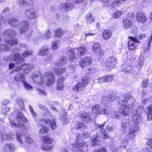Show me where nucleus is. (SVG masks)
Returning a JSON list of instances; mask_svg holds the SVG:
<instances>
[{"label": "nucleus", "instance_id": "obj_1", "mask_svg": "<svg viewBox=\"0 0 152 152\" xmlns=\"http://www.w3.org/2000/svg\"><path fill=\"white\" fill-rule=\"evenodd\" d=\"M38 123L39 126H42L39 130V132L43 134L48 133L49 130V127L44 125V124L47 125L49 124L51 129L53 130L55 129L57 127L56 120L54 118L52 120L50 119H40L39 120Z\"/></svg>", "mask_w": 152, "mask_h": 152}, {"label": "nucleus", "instance_id": "obj_2", "mask_svg": "<svg viewBox=\"0 0 152 152\" xmlns=\"http://www.w3.org/2000/svg\"><path fill=\"white\" fill-rule=\"evenodd\" d=\"M132 98L131 95L126 94L123 95L119 99L118 102L120 105L122 107H124L122 110V113L124 117L129 115L131 105L128 103L131 102Z\"/></svg>", "mask_w": 152, "mask_h": 152}, {"label": "nucleus", "instance_id": "obj_3", "mask_svg": "<svg viewBox=\"0 0 152 152\" xmlns=\"http://www.w3.org/2000/svg\"><path fill=\"white\" fill-rule=\"evenodd\" d=\"M139 130V126L137 124H133L130 126L129 133L127 135L128 140H124L122 142L123 144H124V142L126 143V145L124 146L125 148H126V145L128 143V140H132L134 139L136 135V133Z\"/></svg>", "mask_w": 152, "mask_h": 152}, {"label": "nucleus", "instance_id": "obj_4", "mask_svg": "<svg viewBox=\"0 0 152 152\" xmlns=\"http://www.w3.org/2000/svg\"><path fill=\"white\" fill-rule=\"evenodd\" d=\"M81 82L78 83L74 86L72 89L73 91L76 92L83 91L84 88H86L90 83L89 79L86 77H84L81 80Z\"/></svg>", "mask_w": 152, "mask_h": 152}, {"label": "nucleus", "instance_id": "obj_5", "mask_svg": "<svg viewBox=\"0 0 152 152\" xmlns=\"http://www.w3.org/2000/svg\"><path fill=\"white\" fill-rule=\"evenodd\" d=\"M129 39L127 43V47L129 50H136V46L134 43H139L140 41L133 36H129Z\"/></svg>", "mask_w": 152, "mask_h": 152}, {"label": "nucleus", "instance_id": "obj_6", "mask_svg": "<svg viewBox=\"0 0 152 152\" xmlns=\"http://www.w3.org/2000/svg\"><path fill=\"white\" fill-rule=\"evenodd\" d=\"M16 118L18 120V122L17 124L14 122V121H11V125L12 126H15L21 127L23 126V125L21 124H20V121H22L23 122H27L28 121L27 119L24 116L22 113H18L16 117Z\"/></svg>", "mask_w": 152, "mask_h": 152}, {"label": "nucleus", "instance_id": "obj_7", "mask_svg": "<svg viewBox=\"0 0 152 152\" xmlns=\"http://www.w3.org/2000/svg\"><path fill=\"white\" fill-rule=\"evenodd\" d=\"M104 6H111L113 7H117L120 3V0H99Z\"/></svg>", "mask_w": 152, "mask_h": 152}, {"label": "nucleus", "instance_id": "obj_8", "mask_svg": "<svg viewBox=\"0 0 152 152\" xmlns=\"http://www.w3.org/2000/svg\"><path fill=\"white\" fill-rule=\"evenodd\" d=\"M93 63L91 58H81L79 62V65L84 69Z\"/></svg>", "mask_w": 152, "mask_h": 152}, {"label": "nucleus", "instance_id": "obj_9", "mask_svg": "<svg viewBox=\"0 0 152 152\" xmlns=\"http://www.w3.org/2000/svg\"><path fill=\"white\" fill-rule=\"evenodd\" d=\"M136 20L140 23H144L147 21L148 18L145 13L141 11H139L136 15Z\"/></svg>", "mask_w": 152, "mask_h": 152}, {"label": "nucleus", "instance_id": "obj_10", "mask_svg": "<svg viewBox=\"0 0 152 152\" xmlns=\"http://www.w3.org/2000/svg\"><path fill=\"white\" fill-rule=\"evenodd\" d=\"M144 110V106L142 105L138 106L135 110L136 113L133 114L132 119L133 121H137L139 117H140L141 114H142Z\"/></svg>", "mask_w": 152, "mask_h": 152}, {"label": "nucleus", "instance_id": "obj_11", "mask_svg": "<svg viewBox=\"0 0 152 152\" xmlns=\"http://www.w3.org/2000/svg\"><path fill=\"white\" fill-rule=\"evenodd\" d=\"M102 141V137L98 133L93 135L91 139L92 146H96L99 145Z\"/></svg>", "mask_w": 152, "mask_h": 152}, {"label": "nucleus", "instance_id": "obj_12", "mask_svg": "<svg viewBox=\"0 0 152 152\" xmlns=\"http://www.w3.org/2000/svg\"><path fill=\"white\" fill-rule=\"evenodd\" d=\"M92 49L95 53L101 56H103L104 51L102 50L101 45L99 42H95L92 47Z\"/></svg>", "mask_w": 152, "mask_h": 152}, {"label": "nucleus", "instance_id": "obj_13", "mask_svg": "<svg viewBox=\"0 0 152 152\" xmlns=\"http://www.w3.org/2000/svg\"><path fill=\"white\" fill-rule=\"evenodd\" d=\"M114 75H105L99 78L98 81L100 83H108L112 82L114 79Z\"/></svg>", "mask_w": 152, "mask_h": 152}, {"label": "nucleus", "instance_id": "obj_14", "mask_svg": "<svg viewBox=\"0 0 152 152\" xmlns=\"http://www.w3.org/2000/svg\"><path fill=\"white\" fill-rule=\"evenodd\" d=\"M123 27L126 29H129L132 28L133 26V23L132 21L127 18L122 19Z\"/></svg>", "mask_w": 152, "mask_h": 152}, {"label": "nucleus", "instance_id": "obj_15", "mask_svg": "<svg viewBox=\"0 0 152 152\" xmlns=\"http://www.w3.org/2000/svg\"><path fill=\"white\" fill-rule=\"evenodd\" d=\"M46 77L47 79L45 82V84L47 86H49L55 83V77L53 73H48L47 74Z\"/></svg>", "mask_w": 152, "mask_h": 152}, {"label": "nucleus", "instance_id": "obj_16", "mask_svg": "<svg viewBox=\"0 0 152 152\" xmlns=\"http://www.w3.org/2000/svg\"><path fill=\"white\" fill-rule=\"evenodd\" d=\"M102 39L105 40L110 39L112 36V31L108 29H104L102 33Z\"/></svg>", "mask_w": 152, "mask_h": 152}, {"label": "nucleus", "instance_id": "obj_17", "mask_svg": "<svg viewBox=\"0 0 152 152\" xmlns=\"http://www.w3.org/2000/svg\"><path fill=\"white\" fill-rule=\"evenodd\" d=\"M121 71L126 73H130L132 71V66L126 63H125L121 66Z\"/></svg>", "mask_w": 152, "mask_h": 152}, {"label": "nucleus", "instance_id": "obj_18", "mask_svg": "<svg viewBox=\"0 0 152 152\" xmlns=\"http://www.w3.org/2000/svg\"><path fill=\"white\" fill-rule=\"evenodd\" d=\"M64 79V77H61L58 80L56 87L57 90L61 91L63 90L64 86L63 83Z\"/></svg>", "mask_w": 152, "mask_h": 152}, {"label": "nucleus", "instance_id": "obj_19", "mask_svg": "<svg viewBox=\"0 0 152 152\" xmlns=\"http://www.w3.org/2000/svg\"><path fill=\"white\" fill-rule=\"evenodd\" d=\"M42 140L44 144L47 145L52 144L54 141L53 139L50 137L48 135L43 136Z\"/></svg>", "mask_w": 152, "mask_h": 152}, {"label": "nucleus", "instance_id": "obj_20", "mask_svg": "<svg viewBox=\"0 0 152 152\" xmlns=\"http://www.w3.org/2000/svg\"><path fill=\"white\" fill-rule=\"evenodd\" d=\"M86 48L84 46H80L77 49V54L78 56H83L86 52Z\"/></svg>", "mask_w": 152, "mask_h": 152}, {"label": "nucleus", "instance_id": "obj_21", "mask_svg": "<svg viewBox=\"0 0 152 152\" xmlns=\"http://www.w3.org/2000/svg\"><path fill=\"white\" fill-rule=\"evenodd\" d=\"M85 20L87 24H90L95 21V18L93 17L92 13L90 12L88 13L86 16Z\"/></svg>", "mask_w": 152, "mask_h": 152}, {"label": "nucleus", "instance_id": "obj_22", "mask_svg": "<svg viewBox=\"0 0 152 152\" xmlns=\"http://www.w3.org/2000/svg\"><path fill=\"white\" fill-rule=\"evenodd\" d=\"M25 13L26 15L29 19L33 18L35 16V13L33 8L26 10Z\"/></svg>", "mask_w": 152, "mask_h": 152}, {"label": "nucleus", "instance_id": "obj_23", "mask_svg": "<svg viewBox=\"0 0 152 152\" xmlns=\"http://www.w3.org/2000/svg\"><path fill=\"white\" fill-rule=\"evenodd\" d=\"M15 150L13 144H6L4 146V152H13Z\"/></svg>", "mask_w": 152, "mask_h": 152}, {"label": "nucleus", "instance_id": "obj_24", "mask_svg": "<svg viewBox=\"0 0 152 152\" xmlns=\"http://www.w3.org/2000/svg\"><path fill=\"white\" fill-rule=\"evenodd\" d=\"M61 6L62 9H66L67 11L72 10L73 7V4L69 2L63 3L61 4Z\"/></svg>", "mask_w": 152, "mask_h": 152}, {"label": "nucleus", "instance_id": "obj_25", "mask_svg": "<svg viewBox=\"0 0 152 152\" xmlns=\"http://www.w3.org/2000/svg\"><path fill=\"white\" fill-rule=\"evenodd\" d=\"M28 22L23 21L22 23V26L20 28L19 32L20 34H23L25 32L26 30L28 28Z\"/></svg>", "mask_w": 152, "mask_h": 152}, {"label": "nucleus", "instance_id": "obj_26", "mask_svg": "<svg viewBox=\"0 0 152 152\" xmlns=\"http://www.w3.org/2000/svg\"><path fill=\"white\" fill-rule=\"evenodd\" d=\"M116 64V58H110L107 63V66L110 67L115 66Z\"/></svg>", "mask_w": 152, "mask_h": 152}, {"label": "nucleus", "instance_id": "obj_27", "mask_svg": "<svg viewBox=\"0 0 152 152\" xmlns=\"http://www.w3.org/2000/svg\"><path fill=\"white\" fill-rule=\"evenodd\" d=\"M123 13L124 12L122 11L117 9L115 11L113 12L112 17L113 19H117L122 15Z\"/></svg>", "mask_w": 152, "mask_h": 152}, {"label": "nucleus", "instance_id": "obj_28", "mask_svg": "<svg viewBox=\"0 0 152 152\" xmlns=\"http://www.w3.org/2000/svg\"><path fill=\"white\" fill-rule=\"evenodd\" d=\"M85 145L84 141L81 139H77L76 143L74 144L78 148H80L83 147Z\"/></svg>", "mask_w": 152, "mask_h": 152}, {"label": "nucleus", "instance_id": "obj_29", "mask_svg": "<svg viewBox=\"0 0 152 152\" xmlns=\"http://www.w3.org/2000/svg\"><path fill=\"white\" fill-rule=\"evenodd\" d=\"M91 109L92 113L97 115L100 114V106L99 104L92 106Z\"/></svg>", "mask_w": 152, "mask_h": 152}, {"label": "nucleus", "instance_id": "obj_30", "mask_svg": "<svg viewBox=\"0 0 152 152\" xmlns=\"http://www.w3.org/2000/svg\"><path fill=\"white\" fill-rule=\"evenodd\" d=\"M144 58H139L137 61L136 67L138 69H140L144 64Z\"/></svg>", "mask_w": 152, "mask_h": 152}, {"label": "nucleus", "instance_id": "obj_31", "mask_svg": "<svg viewBox=\"0 0 152 152\" xmlns=\"http://www.w3.org/2000/svg\"><path fill=\"white\" fill-rule=\"evenodd\" d=\"M62 122L64 125L67 124L70 122L69 116L67 113H65L62 115Z\"/></svg>", "mask_w": 152, "mask_h": 152}, {"label": "nucleus", "instance_id": "obj_32", "mask_svg": "<svg viewBox=\"0 0 152 152\" xmlns=\"http://www.w3.org/2000/svg\"><path fill=\"white\" fill-rule=\"evenodd\" d=\"M65 33V31L61 28H58L56 29L55 32L54 36L56 37H60Z\"/></svg>", "mask_w": 152, "mask_h": 152}, {"label": "nucleus", "instance_id": "obj_33", "mask_svg": "<svg viewBox=\"0 0 152 152\" xmlns=\"http://www.w3.org/2000/svg\"><path fill=\"white\" fill-rule=\"evenodd\" d=\"M100 133L104 140L110 138L109 134L104 129L101 128L100 130Z\"/></svg>", "mask_w": 152, "mask_h": 152}, {"label": "nucleus", "instance_id": "obj_34", "mask_svg": "<svg viewBox=\"0 0 152 152\" xmlns=\"http://www.w3.org/2000/svg\"><path fill=\"white\" fill-rule=\"evenodd\" d=\"M6 35L7 36L13 37L16 35L15 32L11 29L7 30L5 32Z\"/></svg>", "mask_w": 152, "mask_h": 152}, {"label": "nucleus", "instance_id": "obj_35", "mask_svg": "<svg viewBox=\"0 0 152 152\" xmlns=\"http://www.w3.org/2000/svg\"><path fill=\"white\" fill-rule=\"evenodd\" d=\"M48 48H43L40 50L38 54L40 56H45L46 54L49 53Z\"/></svg>", "mask_w": 152, "mask_h": 152}, {"label": "nucleus", "instance_id": "obj_36", "mask_svg": "<svg viewBox=\"0 0 152 152\" xmlns=\"http://www.w3.org/2000/svg\"><path fill=\"white\" fill-rule=\"evenodd\" d=\"M80 117L85 121H88L90 119L89 115L86 112L80 114Z\"/></svg>", "mask_w": 152, "mask_h": 152}, {"label": "nucleus", "instance_id": "obj_37", "mask_svg": "<svg viewBox=\"0 0 152 152\" xmlns=\"http://www.w3.org/2000/svg\"><path fill=\"white\" fill-rule=\"evenodd\" d=\"M54 71L56 74H57L58 75H60L66 72V70L65 68H63L61 69H57V68H55Z\"/></svg>", "mask_w": 152, "mask_h": 152}, {"label": "nucleus", "instance_id": "obj_38", "mask_svg": "<svg viewBox=\"0 0 152 152\" xmlns=\"http://www.w3.org/2000/svg\"><path fill=\"white\" fill-rule=\"evenodd\" d=\"M24 76L23 73L18 74L14 77V79L16 81H19L20 79L23 80Z\"/></svg>", "mask_w": 152, "mask_h": 152}, {"label": "nucleus", "instance_id": "obj_39", "mask_svg": "<svg viewBox=\"0 0 152 152\" xmlns=\"http://www.w3.org/2000/svg\"><path fill=\"white\" fill-rule=\"evenodd\" d=\"M75 49H71L67 52V55L68 57H74Z\"/></svg>", "mask_w": 152, "mask_h": 152}, {"label": "nucleus", "instance_id": "obj_40", "mask_svg": "<svg viewBox=\"0 0 152 152\" xmlns=\"http://www.w3.org/2000/svg\"><path fill=\"white\" fill-rule=\"evenodd\" d=\"M12 51L14 57H21L18 49L14 48L12 49Z\"/></svg>", "mask_w": 152, "mask_h": 152}, {"label": "nucleus", "instance_id": "obj_41", "mask_svg": "<svg viewBox=\"0 0 152 152\" xmlns=\"http://www.w3.org/2000/svg\"><path fill=\"white\" fill-rule=\"evenodd\" d=\"M14 61L17 64H21L24 61V58H14Z\"/></svg>", "mask_w": 152, "mask_h": 152}, {"label": "nucleus", "instance_id": "obj_42", "mask_svg": "<svg viewBox=\"0 0 152 152\" xmlns=\"http://www.w3.org/2000/svg\"><path fill=\"white\" fill-rule=\"evenodd\" d=\"M7 42L11 46H13L18 44V41L17 39H15L11 40H8L7 41Z\"/></svg>", "mask_w": 152, "mask_h": 152}, {"label": "nucleus", "instance_id": "obj_43", "mask_svg": "<svg viewBox=\"0 0 152 152\" xmlns=\"http://www.w3.org/2000/svg\"><path fill=\"white\" fill-rule=\"evenodd\" d=\"M22 81L23 83V84L25 88L27 90H32L33 89V87L32 86L28 84L24 80H22Z\"/></svg>", "mask_w": 152, "mask_h": 152}, {"label": "nucleus", "instance_id": "obj_44", "mask_svg": "<svg viewBox=\"0 0 152 152\" xmlns=\"http://www.w3.org/2000/svg\"><path fill=\"white\" fill-rule=\"evenodd\" d=\"M0 49L3 51H7L10 49V48L6 45L2 44L0 45Z\"/></svg>", "mask_w": 152, "mask_h": 152}, {"label": "nucleus", "instance_id": "obj_45", "mask_svg": "<svg viewBox=\"0 0 152 152\" xmlns=\"http://www.w3.org/2000/svg\"><path fill=\"white\" fill-rule=\"evenodd\" d=\"M32 54V51L31 50H27L23 53L22 55L23 57L31 56Z\"/></svg>", "mask_w": 152, "mask_h": 152}, {"label": "nucleus", "instance_id": "obj_46", "mask_svg": "<svg viewBox=\"0 0 152 152\" xmlns=\"http://www.w3.org/2000/svg\"><path fill=\"white\" fill-rule=\"evenodd\" d=\"M84 124L81 122H77L75 125V127L76 129H81L84 126Z\"/></svg>", "mask_w": 152, "mask_h": 152}, {"label": "nucleus", "instance_id": "obj_47", "mask_svg": "<svg viewBox=\"0 0 152 152\" xmlns=\"http://www.w3.org/2000/svg\"><path fill=\"white\" fill-rule=\"evenodd\" d=\"M17 22H18V20L14 18L11 19L8 21L9 24L12 26H15Z\"/></svg>", "mask_w": 152, "mask_h": 152}, {"label": "nucleus", "instance_id": "obj_48", "mask_svg": "<svg viewBox=\"0 0 152 152\" xmlns=\"http://www.w3.org/2000/svg\"><path fill=\"white\" fill-rule=\"evenodd\" d=\"M21 67L22 70L25 72L26 71L29 69L30 67V65L29 64H24L21 65Z\"/></svg>", "mask_w": 152, "mask_h": 152}, {"label": "nucleus", "instance_id": "obj_49", "mask_svg": "<svg viewBox=\"0 0 152 152\" xmlns=\"http://www.w3.org/2000/svg\"><path fill=\"white\" fill-rule=\"evenodd\" d=\"M95 68L92 67L91 68H88L86 69V74L88 75H91L94 73Z\"/></svg>", "mask_w": 152, "mask_h": 152}, {"label": "nucleus", "instance_id": "obj_50", "mask_svg": "<svg viewBox=\"0 0 152 152\" xmlns=\"http://www.w3.org/2000/svg\"><path fill=\"white\" fill-rule=\"evenodd\" d=\"M94 152H107L106 148L105 147H102L99 149H96Z\"/></svg>", "mask_w": 152, "mask_h": 152}, {"label": "nucleus", "instance_id": "obj_51", "mask_svg": "<svg viewBox=\"0 0 152 152\" xmlns=\"http://www.w3.org/2000/svg\"><path fill=\"white\" fill-rule=\"evenodd\" d=\"M146 144L147 146L151 149H152V138L147 139Z\"/></svg>", "mask_w": 152, "mask_h": 152}, {"label": "nucleus", "instance_id": "obj_52", "mask_svg": "<svg viewBox=\"0 0 152 152\" xmlns=\"http://www.w3.org/2000/svg\"><path fill=\"white\" fill-rule=\"evenodd\" d=\"M149 80L148 79L144 80L142 83V86L143 88H146L148 86V82Z\"/></svg>", "mask_w": 152, "mask_h": 152}, {"label": "nucleus", "instance_id": "obj_53", "mask_svg": "<svg viewBox=\"0 0 152 152\" xmlns=\"http://www.w3.org/2000/svg\"><path fill=\"white\" fill-rule=\"evenodd\" d=\"M146 113H152V104L146 107Z\"/></svg>", "mask_w": 152, "mask_h": 152}, {"label": "nucleus", "instance_id": "obj_54", "mask_svg": "<svg viewBox=\"0 0 152 152\" xmlns=\"http://www.w3.org/2000/svg\"><path fill=\"white\" fill-rule=\"evenodd\" d=\"M21 3L23 4H28V5H32L33 4V2L32 0H28L27 3H26L24 0H20Z\"/></svg>", "mask_w": 152, "mask_h": 152}, {"label": "nucleus", "instance_id": "obj_55", "mask_svg": "<svg viewBox=\"0 0 152 152\" xmlns=\"http://www.w3.org/2000/svg\"><path fill=\"white\" fill-rule=\"evenodd\" d=\"M26 142L28 144H31L33 142V140L29 136L25 137Z\"/></svg>", "mask_w": 152, "mask_h": 152}, {"label": "nucleus", "instance_id": "obj_56", "mask_svg": "<svg viewBox=\"0 0 152 152\" xmlns=\"http://www.w3.org/2000/svg\"><path fill=\"white\" fill-rule=\"evenodd\" d=\"M17 136V139L20 142L22 143V140L21 138V134L19 132H17L16 134Z\"/></svg>", "mask_w": 152, "mask_h": 152}, {"label": "nucleus", "instance_id": "obj_57", "mask_svg": "<svg viewBox=\"0 0 152 152\" xmlns=\"http://www.w3.org/2000/svg\"><path fill=\"white\" fill-rule=\"evenodd\" d=\"M17 102L20 107L23 106L24 103L22 99H18L17 100Z\"/></svg>", "mask_w": 152, "mask_h": 152}, {"label": "nucleus", "instance_id": "obj_58", "mask_svg": "<svg viewBox=\"0 0 152 152\" xmlns=\"http://www.w3.org/2000/svg\"><path fill=\"white\" fill-rule=\"evenodd\" d=\"M53 147V145L51 146H46L44 145H43L42 146V148L44 150L46 151L48 150L51 149L52 147Z\"/></svg>", "mask_w": 152, "mask_h": 152}, {"label": "nucleus", "instance_id": "obj_59", "mask_svg": "<svg viewBox=\"0 0 152 152\" xmlns=\"http://www.w3.org/2000/svg\"><path fill=\"white\" fill-rule=\"evenodd\" d=\"M137 37H138L137 39L141 40L146 37V34H145L140 33Z\"/></svg>", "mask_w": 152, "mask_h": 152}, {"label": "nucleus", "instance_id": "obj_60", "mask_svg": "<svg viewBox=\"0 0 152 152\" xmlns=\"http://www.w3.org/2000/svg\"><path fill=\"white\" fill-rule=\"evenodd\" d=\"M52 49L55 50L57 49L58 47L57 46V43L56 42H53L52 44Z\"/></svg>", "mask_w": 152, "mask_h": 152}, {"label": "nucleus", "instance_id": "obj_61", "mask_svg": "<svg viewBox=\"0 0 152 152\" xmlns=\"http://www.w3.org/2000/svg\"><path fill=\"white\" fill-rule=\"evenodd\" d=\"M148 120L151 121L152 120V113H147Z\"/></svg>", "mask_w": 152, "mask_h": 152}, {"label": "nucleus", "instance_id": "obj_62", "mask_svg": "<svg viewBox=\"0 0 152 152\" xmlns=\"http://www.w3.org/2000/svg\"><path fill=\"white\" fill-rule=\"evenodd\" d=\"M108 113L107 110V109H104L103 110H101L100 111V114H107Z\"/></svg>", "mask_w": 152, "mask_h": 152}, {"label": "nucleus", "instance_id": "obj_63", "mask_svg": "<svg viewBox=\"0 0 152 152\" xmlns=\"http://www.w3.org/2000/svg\"><path fill=\"white\" fill-rule=\"evenodd\" d=\"M85 0H75L74 2L76 4H80L83 3Z\"/></svg>", "mask_w": 152, "mask_h": 152}, {"label": "nucleus", "instance_id": "obj_64", "mask_svg": "<svg viewBox=\"0 0 152 152\" xmlns=\"http://www.w3.org/2000/svg\"><path fill=\"white\" fill-rule=\"evenodd\" d=\"M15 64L14 63H10L9 64V69L11 70L15 66Z\"/></svg>", "mask_w": 152, "mask_h": 152}]
</instances>
